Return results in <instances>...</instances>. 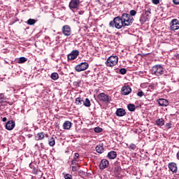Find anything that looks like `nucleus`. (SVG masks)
Returning a JSON list of instances; mask_svg holds the SVG:
<instances>
[{
  "mask_svg": "<svg viewBox=\"0 0 179 179\" xmlns=\"http://www.w3.org/2000/svg\"><path fill=\"white\" fill-rule=\"evenodd\" d=\"M109 26L110 27H115V29H122V27H124L121 17H115L113 21L110 22Z\"/></svg>",
  "mask_w": 179,
  "mask_h": 179,
  "instance_id": "1",
  "label": "nucleus"
},
{
  "mask_svg": "<svg viewBox=\"0 0 179 179\" xmlns=\"http://www.w3.org/2000/svg\"><path fill=\"white\" fill-rule=\"evenodd\" d=\"M151 72L156 76H162L164 73V68L161 64H157L152 66Z\"/></svg>",
  "mask_w": 179,
  "mask_h": 179,
  "instance_id": "2",
  "label": "nucleus"
},
{
  "mask_svg": "<svg viewBox=\"0 0 179 179\" xmlns=\"http://www.w3.org/2000/svg\"><path fill=\"white\" fill-rule=\"evenodd\" d=\"M121 19L124 27L131 26V24H132V22L134 21V18H132V17H131V15L127 13H123L122 15Z\"/></svg>",
  "mask_w": 179,
  "mask_h": 179,
  "instance_id": "3",
  "label": "nucleus"
},
{
  "mask_svg": "<svg viewBox=\"0 0 179 179\" xmlns=\"http://www.w3.org/2000/svg\"><path fill=\"white\" fill-rule=\"evenodd\" d=\"M118 64V57L117 56H110L109 57L106 62V64L110 68L115 66Z\"/></svg>",
  "mask_w": 179,
  "mask_h": 179,
  "instance_id": "4",
  "label": "nucleus"
},
{
  "mask_svg": "<svg viewBox=\"0 0 179 179\" xmlns=\"http://www.w3.org/2000/svg\"><path fill=\"white\" fill-rule=\"evenodd\" d=\"M89 68V64L87 62H82L77 66H76L75 69L76 72H82L83 71H86Z\"/></svg>",
  "mask_w": 179,
  "mask_h": 179,
  "instance_id": "5",
  "label": "nucleus"
},
{
  "mask_svg": "<svg viewBox=\"0 0 179 179\" xmlns=\"http://www.w3.org/2000/svg\"><path fill=\"white\" fill-rule=\"evenodd\" d=\"M98 100L99 101H102V103H110V97L108 95L104 94V93H101L97 96Z\"/></svg>",
  "mask_w": 179,
  "mask_h": 179,
  "instance_id": "6",
  "label": "nucleus"
},
{
  "mask_svg": "<svg viewBox=\"0 0 179 179\" xmlns=\"http://www.w3.org/2000/svg\"><path fill=\"white\" fill-rule=\"evenodd\" d=\"M170 29L173 31L175 30H178L179 29V21L177 19H173L170 22Z\"/></svg>",
  "mask_w": 179,
  "mask_h": 179,
  "instance_id": "7",
  "label": "nucleus"
},
{
  "mask_svg": "<svg viewBox=\"0 0 179 179\" xmlns=\"http://www.w3.org/2000/svg\"><path fill=\"white\" fill-rule=\"evenodd\" d=\"M131 92H132V89L129 86H124L121 89V94L123 96H128Z\"/></svg>",
  "mask_w": 179,
  "mask_h": 179,
  "instance_id": "8",
  "label": "nucleus"
},
{
  "mask_svg": "<svg viewBox=\"0 0 179 179\" xmlns=\"http://www.w3.org/2000/svg\"><path fill=\"white\" fill-rule=\"evenodd\" d=\"M62 33H63V34L66 36V37L71 36V34H72V32L71 31V27H69V25L63 26V27H62Z\"/></svg>",
  "mask_w": 179,
  "mask_h": 179,
  "instance_id": "9",
  "label": "nucleus"
},
{
  "mask_svg": "<svg viewBox=\"0 0 179 179\" xmlns=\"http://www.w3.org/2000/svg\"><path fill=\"white\" fill-rule=\"evenodd\" d=\"M79 55V52L78 50H73L69 55L68 59L73 60L76 59Z\"/></svg>",
  "mask_w": 179,
  "mask_h": 179,
  "instance_id": "10",
  "label": "nucleus"
},
{
  "mask_svg": "<svg viewBox=\"0 0 179 179\" xmlns=\"http://www.w3.org/2000/svg\"><path fill=\"white\" fill-rule=\"evenodd\" d=\"M79 6V0H71L69 3L70 9H76Z\"/></svg>",
  "mask_w": 179,
  "mask_h": 179,
  "instance_id": "11",
  "label": "nucleus"
},
{
  "mask_svg": "<svg viewBox=\"0 0 179 179\" xmlns=\"http://www.w3.org/2000/svg\"><path fill=\"white\" fill-rule=\"evenodd\" d=\"M108 164L109 163L107 159H102L99 164L100 170H104V169H107V167H108Z\"/></svg>",
  "mask_w": 179,
  "mask_h": 179,
  "instance_id": "12",
  "label": "nucleus"
},
{
  "mask_svg": "<svg viewBox=\"0 0 179 179\" xmlns=\"http://www.w3.org/2000/svg\"><path fill=\"white\" fill-rule=\"evenodd\" d=\"M15 128V122L13 120L8 121L6 124V129L8 131H12Z\"/></svg>",
  "mask_w": 179,
  "mask_h": 179,
  "instance_id": "13",
  "label": "nucleus"
},
{
  "mask_svg": "<svg viewBox=\"0 0 179 179\" xmlns=\"http://www.w3.org/2000/svg\"><path fill=\"white\" fill-rule=\"evenodd\" d=\"M125 114H127V112L124 110V108H118L115 112V115H117V117H124Z\"/></svg>",
  "mask_w": 179,
  "mask_h": 179,
  "instance_id": "14",
  "label": "nucleus"
},
{
  "mask_svg": "<svg viewBox=\"0 0 179 179\" xmlns=\"http://www.w3.org/2000/svg\"><path fill=\"white\" fill-rule=\"evenodd\" d=\"M169 169L170 171L173 173H177V164L174 162H171L169 164Z\"/></svg>",
  "mask_w": 179,
  "mask_h": 179,
  "instance_id": "15",
  "label": "nucleus"
},
{
  "mask_svg": "<svg viewBox=\"0 0 179 179\" xmlns=\"http://www.w3.org/2000/svg\"><path fill=\"white\" fill-rule=\"evenodd\" d=\"M158 104L161 106V107H167V105L169 104V101H167L165 99H159L158 101Z\"/></svg>",
  "mask_w": 179,
  "mask_h": 179,
  "instance_id": "16",
  "label": "nucleus"
},
{
  "mask_svg": "<svg viewBox=\"0 0 179 179\" xmlns=\"http://www.w3.org/2000/svg\"><path fill=\"white\" fill-rule=\"evenodd\" d=\"M108 157L110 160H113L117 157V152L115 151H110L108 153Z\"/></svg>",
  "mask_w": 179,
  "mask_h": 179,
  "instance_id": "17",
  "label": "nucleus"
},
{
  "mask_svg": "<svg viewBox=\"0 0 179 179\" xmlns=\"http://www.w3.org/2000/svg\"><path fill=\"white\" fill-rule=\"evenodd\" d=\"M71 127H72V123L69 121H66L63 124V128L64 129H71Z\"/></svg>",
  "mask_w": 179,
  "mask_h": 179,
  "instance_id": "18",
  "label": "nucleus"
},
{
  "mask_svg": "<svg viewBox=\"0 0 179 179\" xmlns=\"http://www.w3.org/2000/svg\"><path fill=\"white\" fill-rule=\"evenodd\" d=\"M95 149L97 153H103V152H104V148L102 145H96Z\"/></svg>",
  "mask_w": 179,
  "mask_h": 179,
  "instance_id": "19",
  "label": "nucleus"
},
{
  "mask_svg": "<svg viewBox=\"0 0 179 179\" xmlns=\"http://www.w3.org/2000/svg\"><path fill=\"white\" fill-rule=\"evenodd\" d=\"M156 124L158 125V127H163V125H164V119L159 118L157 120Z\"/></svg>",
  "mask_w": 179,
  "mask_h": 179,
  "instance_id": "20",
  "label": "nucleus"
},
{
  "mask_svg": "<svg viewBox=\"0 0 179 179\" xmlns=\"http://www.w3.org/2000/svg\"><path fill=\"white\" fill-rule=\"evenodd\" d=\"M51 79L53 80H57L58 78H59V76L58 75V73H52L50 76Z\"/></svg>",
  "mask_w": 179,
  "mask_h": 179,
  "instance_id": "21",
  "label": "nucleus"
},
{
  "mask_svg": "<svg viewBox=\"0 0 179 179\" xmlns=\"http://www.w3.org/2000/svg\"><path fill=\"white\" fill-rule=\"evenodd\" d=\"M36 22V20L30 18L27 20V24H29V26H33V24H34Z\"/></svg>",
  "mask_w": 179,
  "mask_h": 179,
  "instance_id": "22",
  "label": "nucleus"
},
{
  "mask_svg": "<svg viewBox=\"0 0 179 179\" xmlns=\"http://www.w3.org/2000/svg\"><path fill=\"white\" fill-rule=\"evenodd\" d=\"M49 145L50 146H54L55 145V138L54 137L49 139Z\"/></svg>",
  "mask_w": 179,
  "mask_h": 179,
  "instance_id": "23",
  "label": "nucleus"
},
{
  "mask_svg": "<svg viewBox=\"0 0 179 179\" xmlns=\"http://www.w3.org/2000/svg\"><path fill=\"white\" fill-rule=\"evenodd\" d=\"M127 108L129 110V111H134L135 110V105L130 103L127 106Z\"/></svg>",
  "mask_w": 179,
  "mask_h": 179,
  "instance_id": "24",
  "label": "nucleus"
},
{
  "mask_svg": "<svg viewBox=\"0 0 179 179\" xmlns=\"http://www.w3.org/2000/svg\"><path fill=\"white\" fill-rule=\"evenodd\" d=\"M27 61V59L24 57H22L18 59V64H24V62H26Z\"/></svg>",
  "mask_w": 179,
  "mask_h": 179,
  "instance_id": "25",
  "label": "nucleus"
},
{
  "mask_svg": "<svg viewBox=\"0 0 179 179\" xmlns=\"http://www.w3.org/2000/svg\"><path fill=\"white\" fill-rule=\"evenodd\" d=\"M84 106H85V107H90V101L89 100V99H85V101H84Z\"/></svg>",
  "mask_w": 179,
  "mask_h": 179,
  "instance_id": "26",
  "label": "nucleus"
},
{
  "mask_svg": "<svg viewBox=\"0 0 179 179\" xmlns=\"http://www.w3.org/2000/svg\"><path fill=\"white\" fill-rule=\"evenodd\" d=\"M38 140L41 141L44 138L45 134L43 132L38 133Z\"/></svg>",
  "mask_w": 179,
  "mask_h": 179,
  "instance_id": "27",
  "label": "nucleus"
},
{
  "mask_svg": "<svg viewBox=\"0 0 179 179\" xmlns=\"http://www.w3.org/2000/svg\"><path fill=\"white\" fill-rule=\"evenodd\" d=\"M150 8H148L145 9V15H146V16H149L150 15V13H152V12L150 11Z\"/></svg>",
  "mask_w": 179,
  "mask_h": 179,
  "instance_id": "28",
  "label": "nucleus"
},
{
  "mask_svg": "<svg viewBox=\"0 0 179 179\" xmlns=\"http://www.w3.org/2000/svg\"><path fill=\"white\" fill-rule=\"evenodd\" d=\"M94 131V132H96V134H99V132H101L103 131V129L100 127H95Z\"/></svg>",
  "mask_w": 179,
  "mask_h": 179,
  "instance_id": "29",
  "label": "nucleus"
},
{
  "mask_svg": "<svg viewBox=\"0 0 179 179\" xmlns=\"http://www.w3.org/2000/svg\"><path fill=\"white\" fill-rule=\"evenodd\" d=\"M5 101V96L3 94H0V103H3Z\"/></svg>",
  "mask_w": 179,
  "mask_h": 179,
  "instance_id": "30",
  "label": "nucleus"
},
{
  "mask_svg": "<svg viewBox=\"0 0 179 179\" xmlns=\"http://www.w3.org/2000/svg\"><path fill=\"white\" fill-rule=\"evenodd\" d=\"M81 102H82L81 98L78 97V98L76 99V104H78V105L82 104Z\"/></svg>",
  "mask_w": 179,
  "mask_h": 179,
  "instance_id": "31",
  "label": "nucleus"
},
{
  "mask_svg": "<svg viewBox=\"0 0 179 179\" xmlns=\"http://www.w3.org/2000/svg\"><path fill=\"white\" fill-rule=\"evenodd\" d=\"M120 73H121V75H125V73H127V69H121L120 70Z\"/></svg>",
  "mask_w": 179,
  "mask_h": 179,
  "instance_id": "32",
  "label": "nucleus"
},
{
  "mask_svg": "<svg viewBox=\"0 0 179 179\" xmlns=\"http://www.w3.org/2000/svg\"><path fill=\"white\" fill-rule=\"evenodd\" d=\"M71 164H79V159H73L72 162H71Z\"/></svg>",
  "mask_w": 179,
  "mask_h": 179,
  "instance_id": "33",
  "label": "nucleus"
},
{
  "mask_svg": "<svg viewBox=\"0 0 179 179\" xmlns=\"http://www.w3.org/2000/svg\"><path fill=\"white\" fill-rule=\"evenodd\" d=\"M129 148L132 150H135L136 149V145L134 143H131V144H130Z\"/></svg>",
  "mask_w": 179,
  "mask_h": 179,
  "instance_id": "34",
  "label": "nucleus"
},
{
  "mask_svg": "<svg viewBox=\"0 0 179 179\" xmlns=\"http://www.w3.org/2000/svg\"><path fill=\"white\" fill-rule=\"evenodd\" d=\"M73 159H76V160H79V159H79V153L76 152V153L74 154Z\"/></svg>",
  "mask_w": 179,
  "mask_h": 179,
  "instance_id": "35",
  "label": "nucleus"
},
{
  "mask_svg": "<svg viewBox=\"0 0 179 179\" xmlns=\"http://www.w3.org/2000/svg\"><path fill=\"white\" fill-rule=\"evenodd\" d=\"M152 2L155 5H159V3H160V0H152Z\"/></svg>",
  "mask_w": 179,
  "mask_h": 179,
  "instance_id": "36",
  "label": "nucleus"
},
{
  "mask_svg": "<svg viewBox=\"0 0 179 179\" xmlns=\"http://www.w3.org/2000/svg\"><path fill=\"white\" fill-rule=\"evenodd\" d=\"M130 15L131 16H135V15H136V11L135 10H131Z\"/></svg>",
  "mask_w": 179,
  "mask_h": 179,
  "instance_id": "37",
  "label": "nucleus"
},
{
  "mask_svg": "<svg viewBox=\"0 0 179 179\" xmlns=\"http://www.w3.org/2000/svg\"><path fill=\"white\" fill-rule=\"evenodd\" d=\"M65 179H72V176L71 174H66L64 176Z\"/></svg>",
  "mask_w": 179,
  "mask_h": 179,
  "instance_id": "38",
  "label": "nucleus"
},
{
  "mask_svg": "<svg viewBox=\"0 0 179 179\" xmlns=\"http://www.w3.org/2000/svg\"><path fill=\"white\" fill-rule=\"evenodd\" d=\"M137 96H138V97H142L143 96V92L140 91L137 93Z\"/></svg>",
  "mask_w": 179,
  "mask_h": 179,
  "instance_id": "39",
  "label": "nucleus"
},
{
  "mask_svg": "<svg viewBox=\"0 0 179 179\" xmlns=\"http://www.w3.org/2000/svg\"><path fill=\"white\" fill-rule=\"evenodd\" d=\"M165 127L167 129H170L171 128V123H166Z\"/></svg>",
  "mask_w": 179,
  "mask_h": 179,
  "instance_id": "40",
  "label": "nucleus"
},
{
  "mask_svg": "<svg viewBox=\"0 0 179 179\" xmlns=\"http://www.w3.org/2000/svg\"><path fill=\"white\" fill-rule=\"evenodd\" d=\"M173 2L175 5H179V0H173Z\"/></svg>",
  "mask_w": 179,
  "mask_h": 179,
  "instance_id": "41",
  "label": "nucleus"
},
{
  "mask_svg": "<svg viewBox=\"0 0 179 179\" xmlns=\"http://www.w3.org/2000/svg\"><path fill=\"white\" fill-rule=\"evenodd\" d=\"M72 171H78V168L76 166H72Z\"/></svg>",
  "mask_w": 179,
  "mask_h": 179,
  "instance_id": "42",
  "label": "nucleus"
},
{
  "mask_svg": "<svg viewBox=\"0 0 179 179\" xmlns=\"http://www.w3.org/2000/svg\"><path fill=\"white\" fill-rule=\"evenodd\" d=\"M2 121L3 122H6V121H8V119L6 117H3Z\"/></svg>",
  "mask_w": 179,
  "mask_h": 179,
  "instance_id": "43",
  "label": "nucleus"
},
{
  "mask_svg": "<svg viewBox=\"0 0 179 179\" xmlns=\"http://www.w3.org/2000/svg\"><path fill=\"white\" fill-rule=\"evenodd\" d=\"M74 86H78L79 83L78 82H74L73 83Z\"/></svg>",
  "mask_w": 179,
  "mask_h": 179,
  "instance_id": "44",
  "label": "nucleus"
}]
</instances>
